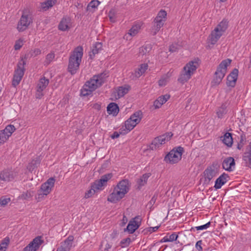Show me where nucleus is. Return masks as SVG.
<instances>
[{
	"label": "nucleus",
	"instance_id": "nucleus-1",
	"mask_svg": "<svg viewBox=\"0 0 251 251\" xmlns=\"http://www.w3.org/2000/svg\"><path fill=\"white\" fill-rule=\"evenodd\" d=\"M108 77V73L103 72L97 75H94L89 80L87 81L81 90V94L83 96H88L92 92L100 87Z\"/></svg>",
	"mask_w": 251,
	"mask_h": 251
},
{
	"label": "nucleus",
	"instance_id": "nucleus-2",
	"mask_svg": "<svg viewBox=\"0 0 251 251\" xmlns=\"http://www.w3.org/2000/svg\"><path fill=\"white\" fill-rule=\"evenodd\" d=\"M83 48L81 46L75 48L70 56L68 70L72 75L76 73L81 62L83 56Z\"/></svg>",
	"mask_w": 251,
	"mask_h": 251
},
{
	"label": "nucleus",
	"instance_id": "nucleus-3",
	"mask_svg": "<svg viewBox=\"0 0 251 251\" xmlns=\"http://www.w3.org/2000/svg\"><path fill=\"white\" fill-rule=\"evenodd\" d=\"M198 66V62L196 61L189 62L184 67L183 70L178 78V81L182 84L187 82L196 71Z\"/></svg>",
	"mask_w": 251,
	"mask_h": 251
},
{
	"label": "nucleus",
	"instance_id": "nucleus-4",
	"mask_svg": "<svg viewBox=\"0 0 251 251\" xmlns=\"http://www.w3.org/2000/svg\"><path fill=\"white\" fill-rule=\"evenodd\" d=\"M231 62V59H226L223 60L219 64L214 74V78L211 82L212 86L218 85L221 83L226 73L227 67L230 64Z\"/></svg>",
	"mask_w": 251,
	"mask_h": 251
},
{
	"label": "nucleus",
	"instance_id": "nucleus-5",
	"mask_svg": "<svg viewBox=\"0 0 251 251\" xmlns=\"http://www.w3.org/2000/svg\"><path fill=\"white\" fill-rule=\"evenodd\" d=\"M26 64V57L22 58L17 64V68L15 70L12 85L15 87L21 81L25 71V65Z\"/></svg>",
	"mask_w": 251,
	"mask_h": 251
},
{
	"label": "nucleus",
	"instance_id": "nucleus-6",
	"mask_svg": "<svg viewBox=\"0 0 251 251\" xmlns=\"http://www.w3.org/2000/svg\"><path fill=\"white\" fill-rule=\"evenodd\" d=\"M167 12L164 10H161L154 19L153 25L151 27V32L155 35L164 25L166 20Z\"/></svg>",
	"mask_w": 251,
	"mask_h": 251
},
{
	"label": "nucleus",
	"instance_id": "nucleus-7",
	"mask_svg": "<svg viewBox=\"0 0 251 251\" xmlns=\"http://www.w3.org/2000/svg\"><path fill=\"white\" fill-rule=\"evenodd\" d=\"M32 23V16L27 12L24 11L18 22L17 29L19 32L25 30L29 25Z\"/></svg>",
	"mask_w": 251,
	"mask_h": 251
},
{
	"label": "nucleus",
	"instance_id": "nucleus-8",
	"mask_svg": "<svg viewBox=\"0 0 251 251\" xmlns=\"http://www.w3.org/2000/svg\"><path fill=\"white\" fill-rule=\"evenodd\" d=\"M173 136L172 132L167 133L155 138L150 145V149L151 150H155L159 148L163 144L171 139Z\"/></svg>",
	"mask_w": 251,
	"mask_h": 251
},
{
	"label": "nucleus",
	"instance_id": "nucleus-9",
	"mask_svg": "<svg viewBox=\"0 0 251 251\" xmlns=\"http://www.w3.org/2000/svg\"><path fill=\"white\" fill-rule=\"evenodd\" d=\"M218 174V165L217 163H213L208 167L204 171V183L208 184L211 180Z\"/></svg>",
	"mask_w": 251,
	"mask_h": 251
},
{
	"label": "nucleus",
	"instance_id": "nucleus-10",
	"mask_svg": "<svg viewBox=\"0 0 251 251\" xmlns=\"http://www.w3.org/2000/svg\"><path fill=\"white\" fill-rule=\"evenodd\" d=\"M16 128L13 125H8L5 129L0 131V145L3 144L12 133L15 130Z\"/></svg>",
	"mask_w": 251,
	"mask_h": 251
},
{
	"label": "nucleus",
	"instance_id": "nucleus-11",
	"mask_svg": "<svg viewBox=\"0 0 251 251\" xmlns=\"http://www.w3.org/2000/svg\"><path fill=\"white\" fill-rule=\"evenodd\" d=\"M43 242L44 240L42 239V237L37 236L24 249L23 251H36Z\"/></svg>",
	"mask_w": 251,
	"mask_h": 251
},
{
	"label": "nucleus",
	"instance_id": "nucleus-12",
	"mask_svg": "<svg viewBox=\"0 0 251 251\" xmlns=\"http://www.w3.org/2000/svg\"><path fill=\"white\" fill-rule=\"evenodd\" d=\"M130 89V86L128 85H125L124 86L118 87L117 89L113 91L111 96L112 100H115L124 97L127 94Z\"/></svg>",
	"mask_w": 251,
	"mask_h": 251
},
{
	"label": "nucleus",
	"instance_id": "nucleus-13",
	"mask_svg": "<svg viewBox=\"0 0 251 251\" xmlns=\"http://www.w3.org/2000/svg\"><path fill=\"white\" fill-rule=\"evenodd\" d=\"M17 176V172L10 169H5L0 173V179L4 181H10L13 180Z\"/></svg>",
	"mask_w": 251,
	"mask_h": 251
},
{
	"label": "nucleus",
	"instance_id": "nucleus-14",
	"mask_svg": "<svg viewBox=\"0 0 251 251\" xmlns=\"http://www.w3.org/2000/svg\"><path fill=\"white\" fill-rule=\"evenodd\" d=\"M141 219L140 216H136L129 222L126 229L129 233H133L140 226Z\"/></svg>",
	"mask_w": 251,
	"mask_h": 251
},
{
	"label": "nucleus",
	"instance_id": "nucleus-15",
	"mask_svg": "<svg viewBox=\"0 0 251 251\" xmlns=\"http://www.w3.org/2000/svg\"><path fill=\"white\" fill-rule=\"evenodd\" d=\"M125 196V195L123 192L114 187L113 192L108 196L107 201L112 203H115L119 201Z\"/></svg>",
	"mask_w": 251,
	"mask_h": 251
},
{
	"label": "nucleus",
	"instance_id": "nucleus-16",
	"mask_svg": "<svg viewBox=\"0 0 251 251\" xmlns=\"http://www.w3.org/2000/svg\"><path fill=\"white\" fill-rule=\"evenodd\" d=\"M55 179L53 177L49 178L46 182L42 184L40 188L41 192L48 195L54 187Z\"/></svg>",
	"mask_w": 251,
	"mask_h": 251
},
{
	"label": "nucleus",
	"instance_id": "nucleus-17",
	"mask_svg": "<svg viewBox=\"0 0 251 251\" xmlns=\"http://www.w3.org/2000/svg\"><path fill=\"white\" fill-rule=\"evenodd\" d=\"M235 160L232 157L226 158L222 163L223 168L228 172L232 171L235 168Z\"/></svg>",
	"mask_w": 251,
	"mask_h": 251
},
{
	"label": "nucleus",
	"instance_id": "nucleus-18",
	"mask_svg": "<svg viewBox=\"0 0 251 251\" xmlns=\"http://www.w3.org/2000/svg\"><path fill=\"white\" fill-rule=\"evenodd\" d=\"M238 70L234 69L227 77L226 84L228 86L234 87L238 77Z\"/></svg>",
	"mask_w": 251,
	"mask_h": 251
},
{
	"label": "nucleus",
	"instance_id": "nucleus-19",
	"mask_svg": "<svg viewBox=\"0 0 251 251\" xmlns=\"http://www.w3.org/2000/svg\"><path fill=\"white\" fill-rule=\"evenodd\" d=\"M113 175L111 173H109L103 175L101 176L100 179L96 180L94 183V186L97 187L98 189H102V187L105 185L107 181L111 179Z\"/></svg>",
	"mask_w": 251,
	"mask_h": 251
},
{
	"label": "nucleus",
	"instance_id": "nucleus-20",
	"mask_svg": "<svg viewBox=\"0 0 251 251\" xmlns=\"http://www.w3.org/2000/svg\"><path fill=\"white\" fill-rule=\"evenodd\" d=\"M115 187L126 195L128 193L130 188L129 180L126 179H123Z\"/></svg>",
	"mask_w": 251,
	"mask_h": 251
},
{
	"label": "nucleus",
	"instance_id": "nucleus-21",
	"mask_svg": "<svg viewBox=\"0 0 251 251\" xmlns=\"http://www.w3.org/2000/svg\"><path fill=\"white\" fill-rule=\"evenodd\" d=\"M136 126V124H133V122L128 119L125 123V126L120 128V133L125 135L131 130Z\"/></svg>",
	"mask_w": 251,
	"mask_h": 251
},
{
	"label": "nucleus",
	"instance_id": "nucleus-22",
	"mask_svg": "<svg viewBox=\"0 0 251 251\" xmlns=\"http://www.w3.org/2000/svg\"><path fill=\"white\" fill-rule=\"evenodd\" d=\"M184 149L181 146L174 148V164L178 163L182 158Z\"/></svg>",
	"mask_w": 251,
	"mask_h": 251
},
{
	"label": "nucleus",
	"instance_id": "nucleus-23",
	"mask_svg": "<svg viewBox=\"0 0 251 251\" xmlns=\"http://www.w3.org/2000/svg\"><path fill=\"white\" fill-rule=\"evenodd\" d=\"M170 98V95L168 94L159 97L153 102V106L155 109L160 108L162 105L165 103Z\"/></svg>",
	"mask_w": 251,
	"mask_h": 251
},
{
	"label": "nucleus",
	"instance_id": "nucleus-24",
	"mask_svg": "<svg viewBox=\"0 0 251 251\" xmlns=\"http://www.w3.org/2000/svg\"><path fill=\"white\" fill-rule=\"evenodd\" d=\"M228 177L227 174L223 173L215 181L214 187L216 189H218L221 188V187L224 185L227 180L226 178Z\"/></svg>",
	"mask_w": 251,
	"mask_h": 251
},
{
	"label": "nucleus",
	"instance_id": "nucleus-25",
	"mask_svg": "<svg viewBox=\"0 0 251 251\" xmlns=\"http://www.w3.org/2000/svg\"><path fill=\"white\" fill-rule=\"evenodd\" d=\"M223 34L217 31V29H214L209 36L210 43L212 45L215 44Z\"/></svg>",
	"mask_w": 251,
	"mask_h": 251
},
{
	"label": "nucleus",
	"instance_id": "nucleus-26",
	"mask_svg": "<svg viewBox=\"0 0 251 251\" xmlns=\"http://www.w3.org/2000/svg\"><path fill=\"white\" fill-rule=\"evenodd\" d=\"M102 44L100 42H96L92 46L91 50L89 52V57L93 59L95 55L99 53V51L102 49Z\"/></svg>",
	"mask_w": 251,
	"mask_h": 251
},
{
	"label": "nucleus",
	"instance_id": "nucleus-27",
	"mask_svg": "<svg viewBox=\"0 0 251 251\" xmlns=\"http://www.w3.org/2000/svg\"><path fill=\"white\" fill-rule=\"evenodd\" d=\"M107 111L109 114L116 116L119 111V106L116 103L111 102L108 105Z\"/></svg>",
	"mask_w": 251,
	"mask_h": 251
},
{
	"label": "nucleus",
	"instance_id": "nucleus-28",
	"mask_svg": "<svg viewBox=\"0 0 251 251\" xmlns=\"http://www.w3.org/2000/svg\"><path fill=\"white\" fill-rule=\"evenodd\" d=\"M143 117V113L141 111L139 110L133 114L128 119L133 122V124L137 125L140 123Z\"/></svg>",
	"mask_w": 251,
	"mask_h": 251
},
{
	"label": "nucleus",
	"instance_id": "nucleus-29",
	"mask_svg": "<svg viewBox=\"0 0 251 251\" xmlns=\"http://www.w3.org/2000/svg\"><path fill=\"white\" fill-rule=\"evenodd\" d=\"M70 23V19L64 18L60 21L58 25V29L61 31H66L69 29L68 25Z\"/></svg>",
	"mask_w": 251,
	"mask_h": 251
},
{
	"label": "nucleus",
	"instance_id": "nucleus-30",
	"mask_svg": "<svg viewBox=\"0 0 251 251\" xmlns=\"http://www.w3.org/2000/svg\"><path fill=\"white\" fill-rule=\"evenodd\" d=\"M49 83V80L46 78L45 77H42L40 79L39 82L37 85V89L39 91H43Z\"/></svg>",
	"mask_w": 251,
	"mask_h": 251
},
{
	"label": "nucleus",
	"instance_id": "nucleus-31",
	"mask_svg": "<svg viewBox=\"0 0 251 251\" xmlns=\"http://www.w3.org/2000/svg\"><path fill=\"white\" fill-rule=\"evenodd\" d=\"M151 176V173H146L143 175L140 178L138 179L137 183L138 184V188L139 189H140L142 186L145 185L147 183L148 179Z\"/></svg>",
	"mask_w": 251,
	"mask_h": 251
},
{
	"label": "nucleus",
	"instance_id": "nucleus-32",
	"mask_svg": "<svg viewBox=\"0 0 251 251\" xmlns=\"http://www.w3.org/2000/svg\"><path fill=\"white\" fill-rule=\"evenodd\" d=\"M223 142L228 147H231L233 143L232 134L230 133H225L222 139Z\"/></svg>",
	"mask_w": 251,
	"mask_h": 251
},
{
	"label": "nucleus",
	"instance_id": "nucleus-33",
	"mask_svg": "<svg viewBox=\"0 0 251 251\" xmlns=\"http://www.w3.org/2000/svg\"><path fill=\"white\" fill-rule=\"evenodd\" d=\"M56 2V0H47L46 1L41 3V8L46 11L50 8L52 7Z\"/></svg>",
	"mask_w": 251,
	"mask_h": 251
},
{
	"label": "nucleus",
	"instance_id": "nucleus-34",
	"mask_svg": "<svg viewBox=\"0 0 251 251\" xmlns=\"http://www.w3.org/2000/svg\"><path fill=\"white\" fill-rule=\"evenodd\" d=\"M228 26L227 22L226 21L223 20L220 22L215 29H217V31L223 34L226 30Z\"/></svg>",
	"mask_w": 251,
	"mask_h": 251
},
{
	"label": "nucleus",
	"instance_id": "nucleus-35",
	"mask_svg": "<svg viewBox=\"0 0 251 251\" xmlns=\"http://www.w3.org/2000/svg\"><path fill=\"white\" fill-rule=\"evenodd\" d=\"M148 65L147 64H142L140 65V67L135 71V75L137 77H140L147 70Z\"/></svg>",
	"mask_w": 251,
	"mask_h": 251
},
{
	"label": "nucleus",
	"instance_id": "nucleus-36",
	"mask_svg": "<svg viewBox=\"0 0 251 251\" xmlns=\"http://www.w3.org/2000/svg\"><path fill=\"white\" fill-rule=\"evenodd\" d=\"M151 50V47L150 45L143 46L139 49V55L142 56L146 55L150 52Z\"/></svg>",
	"mask_w": 251,
	"mask_h": 251
},
{
	"label": "nucleus",
	"instance_id": "nucleus-37",
	"mask_svg": "<svg viewBox=\"0 0 251 251\" xmlns=\"http://www.w3.org/2000/svg\"><path fill=\"white\" fill-rule=\"evenodd\" d=\"M226 113V104L223 103L221 107H220L217 111V114L219 118H222L223 116Z\"/></svg>",
	"mask_w": 251,
	"mask_h": 251
},
{
	"label": "nucleus",
	"instance_id": "nucleus-38",
	"mask_svg": "<svg viewBox=\"0 0 251 251\" xmlns=\"http://www.w3.org/2000/svg\"><path fill=\"white\" fill-rule=\"evenodd\" d=\"M100 189H98L97 187H95L94 183L93 184H92L91 189L85 193V198L87 199L91 197L95 193L96 191Z\"/></svg>",
	"mask_w": 251,
	"mask_h": 251
},
{
	"label": "nucleus",
	"instance_id": "nucleus-39",
	"mask_svg": "<svg viewBox=\"0 0 251 251\" xmlns=\"http://www.w3.org/2000/svg\"><path fill=\"white\" fill-rule=\"evenodd\" d=\"M141 28V25L140 24H136L131 28L129 30L128 33L132 36H135L138 33L139 30Z\"/></svg>",
	"mask_w": 251,
	"mask_h": 251
},
{
	"label": "nucleus",
	"instance_id": "nucleus-40",
	"mask_svg": "<svg viewBox=\"0 0 251 251\" xmlns=\"http://www.w3.org/2000/svg\"><path fill=\"white\" fill-rule=\"evenodd\" d=\"M9 239L8 237L4 238L0 245V251H5L9 243Z\"/></svg>",
	"mask_w": 251,
	"mask_h": 251
},
{
	"label": "nucleus",
	"instance_id": "nucleus-41",
	"mask_svg": "<svg viewBox=\"0 0 251 251\" xmlns=\"http://www.w3.org/2000/svg\"><path fill=\"white\" fill-rule=\"evenodd\" d=\"M100 3V2L98 0H92L89 3L87 6V11H90L91 8H96Z\"/></svg>",
	"mask_w": 251,
	"mask_h": 251
},
{
	"label": "nucleus",
	"instance_id": "nucleus-42",
	"mask_svg": "<svg viewBox=\"0 0 251 251\" xmlns=\"http://www.w3.org/2000/svg\"><path fill=\"white\" fill-rule=\"evenodd\" d=\"M169 73L167 74V75L165 76L162 77L159 81H158V85L160 86H165L167 83L169 81V77L171 76L170 75L168 76Z\"/></svg>",
	"mask_w": 251,
	"mask_h": 251
},
{
	"label": "nucleus",
	"instance_id": "nucleus-43",
	"mask_svg": "<svg viewBox=\"0 0 251 251\" xmlns=\"http://www.w3.org/2000/svg\"><path fill=\"white\" fill-rule=\"evenodd\" d=\"M55 57V54L53 52H51L47 54L45 61V65H48L53 60Z\"/></svg>",
	"mask_w": 251,
	"mask_h": 251
},
{
	"label": "nucleus",
	"instance_id": "nucleus-44",
	"mask_svg": "<svg viewBox=\"0 0 251 251\" xmlns=\"http://www.w3.org/2000/svg\"><path fill=\"white\" fill-rule=\"evenodd\" d=\"M74 238L72 236H69L67 239H66L63 244L64 246L71 249L72 247V242L73 241Z\"/></svg>",
	"mask_w": 251,
	"mask_h": 251
},
{
	"label": "nucleus",
	"instance_id": "nucleus-45",
	"mask_svg": "<svg viewBox=\"0 0 251 251\" xmlns=\"http://www.w3.org/2000/svg\"><path fill=\"white\" fill-rule=\"evenodd\" d=\"M39 163L37 160H32L27 166V169L30 172H32L37 167Z\"/></svg>",
	"mask_w": 251,
	"mask_h": 251
},
{
	"label": "nucleus",
	"instance_id": "nucleus-46",
	"mask_svg": "<svg viewBox=\"0 0 251 251\" xmlns=\"http://www.w3.org/2000/svg\"><path fill=\"white\" fill-rule=\"evenodd\" d=\"M11 201L10 198H5L4 197H2L0 198V204L1 206H5L9 202Z\"/></svg>",
	"mask_w": 251,
	"mask_h": 251
},
{
	"label": "nucleus",
	"instance_id": "nucleus-47",
	"mask_svg": "<svg viewBox=\"0 0 251 251\" xmlns=\"http://www.w3.org/2000/svg\"><path fill=\"white\" fill-rule=\"evenodd\" d=\"M173 150H171L170 152L165 156L164 158V161H166L167 163H171V161L173 160Z\"/></svg>",
	"mask_w": 251,
	"mask_h": 251
},
{
	"label": "nucleus",
	"instance_id": "nucleus-48",
	"mask_svg": "<svg viewBox=\"0 0 251 251\" xmlns=\"http://www.w3.org/2000/svg\"><path fill=\"white\" fill-rule=\"evenodd\" d=\"M248 155L247 156V157L248 159V167L251 168V142L250 143L249 145L248 148Z\"/></svg>",
	"mask_w": 251,
	"mask_h": 251
},
{
	"label": "nucleus",
	"instance_id": "nucleus-49",
	"mask_svg": "<svg viewBox=\"0 0 251 251\" xmlns=\"http://www.w3.org/2000/svg\"><path fill=\"white\" fill-rule=\"evenodd\" d=\"M47 195H48L45 194V193L42 192L41 190H40L38 193L37 196L36 197V199L37 201H40Z\"/></svg>",
	"mask_w": 251,
	"mask_h": 251
},
{
	"label": "nucleus",
	"instance_id": "nucleus-50",
	"mask_svg": "<svg viewBox=\"0 0 251 251\" xmlns=\"http://www.w3.org/2000/svg\"><path fill=\"white\" fill-rule=\"evenodd\" d=\"M130 239L129 238H126L123 239L121 241V244L122 245V247H127L129 245L130 242Z\"/></svg>",
	"mask_w": 251,
	"mask_h": 251
},
{
	"label": "nucleus",
	"instance_id": "nucleus-51",
	"mask_svg": "<svg viewBox=\"0 0 251 251\" xmlns=\"http://www.w3.org/2000/svg\"><path fill=\"white\" fill-rule=\"evenodd\" d=\"M210 225H211V222H209L207 223L206 224H205V225L197 226V227H196V228L197 230H203V229H206L207 228H208L210 226Z\"/></svg>",
	"mask_w": 251,
	"mask_h": 251
},
{
	"label": "nucleus",
	"instance_id": "nucleus-52",
	"mask_svg": "<svg viewBox=\"0 0 251 251\" xmlns=\"http://www.w3.org/2000/svg\"><path fill=\"white\" fill-rule=\"evenodd\" d=\"M23 45V40L21 39H19L16 42L15 44L14 45V49L15 50H20Z\"/></svg>",
	"mask_w": 251,
	"mask_h": 251
},
{
	"label": "nucleus",
	"instance_id": "nucleus-53",
	"mask_svg": "<svg viewBox=\"0 0 251 251\" xmlns=\"http://www.w3.org/2000/svg\"><path fill=\"white\" fill-rule=\"evenodd\" d=\"M179 243H182L178 239V234H176V232H174V247L175 246V245L179 244Z\"/></svg>",
	"mask_w": 251,
	"mask_h": 251
},
{
	"label": "nucleus",
	"instance_id": "nucleus-54",
	"mask_svg": "<svg viewBox=\"0 0 251 251\" xmlns=\"http://www.w3.org/2000/svg\"><path fill=\"white\" fill-rule=\"evenodd\" d=\"M32 197V195L30 192L26 191L21 195V198L24 200L28 199Z\"/></svg>",
	"mask_w": 251,
	"mask_h": 251
},
{
	"label": "nucleus",
	"instance_id": "nucleus-55",
	"mask_svg": "<svg viewBox=\"0 0 251 251\" xmlns=\"http://www.w3.org/2000/svg\"><path fill=\"white\" fill-rule=\"evenodd\" d=\"M70 249L64 245H62L60 247L57 248L56 251H70Z\"/></svg>",
	"mask_w": 251,
	"mask_h": 251
},
{
	"label": "nucleus",
	"instance_id": "nucleus-56",
	"mask_svg": "<svg viewBox=\"0 0 251 251\" xmlns=\"http://www.w3.org/2000/svg\"><path fill=\"white\" fill-rule=\"evenodd\" d=\"M162 242H171L173 241V234L170 235L169 238L166 236L164 237L161 241Z\"/></svg>",
	"mask_w": 251,
	"mask_h": 251
},
{
	"label": "nucleus",
	"instance_id": "nucleus-57",
	"mask_svg": "<svg viewBox=\"0 0 251 251\" xmlns=\"http://www.w3.org/2000/svg\"><path fill=\"white\" fill-rule=\"evenodd\" d=\"M109 17L111 22L113 23L115 22V17L113 12L111 11L109 12Z\"/></svg>",
	"mask_w": 251,
	"mask_h": 251
},
{
	"label": "nucleus",
	"instance_id": "nucleus-58",
	"mask_svg": "<svg viewBox=\"0 0 251 251\" xmlns=\"http://www.w3.org/2000/svg\"><path fill=\"white\" fill-rule=\"evenodd\" d=\"M202 244V241L201 240L198 241L196 244V248L199 250V251H202V248L201 247Z\"/></svg>",
	"mask_w": 251,
	"mask_h": 251
},
{
	"label": "nucleus",
	"instance_id": "nucleus-59",
	"mask_svg": "<svg viewBox=\"0 0 251 251\" xmlns=\"http://www.w3.org/2000/svg\"><path fill=\"white\" fill-rule=\"evenodd\" d=\"M175 247L174 248L175 251H180L182 249V243H179V244L175 245Z\"/></svg>",
	"mask_w": 251,
	"mask_h": 251
},
{
	"label": "nucleus",
	"instance_id": "nucleus-60",
	"mask_svg": "<svg viewBox=\"0 0 251 251\" xmlns=\"http://www.w3.org/2000/svg\"><path fill=\"white\" fill-rule=\"evenodd\" d=\"M43 96V94L42 93V91H39V89L37 88V93L36 94V98L41 99Z\"/></svg>",
	"mask_w": 251,
	"mask_h": 251
},
{
	"label": "nucleus",
	"instance_id": "nucleus-61",
	"mask_svg": "<svg viewBox=\"0 0 251 251\" xmlns=\"http://www.w3.org/2000/svg\"><path fill=\"white\" fill-rule=\"evenodd\" d=\"M120 134H121L120 132H118L117 131L114 132V133L110 136L112 139L117 138L119 137Z\"/></svg>",
	"mask_w": 251,
	"mask_h": 251
},
{
	"label": "nucleus",
	"instance_id": "nucleus-62",
	"mask_svg": "<svg viewBox=\"0 0 251 251\" xmlns=\"http://www.w3.org/2000/svg\"><path fill=\"white\" fill-rule=\"evenodd\" d=\"M111 247H112V245L107 242L106 243V244L105 245V247H104L103 251H108L109 249H110L111 248Z\"/></svg>",
	"mask_w": 251,
	"mask_h": 251
},
{
	"label": "nucleus",
	"instance_id": "nucleus-63",
	"mask_svg": "<svg viewBox=\"0 0 251 251\" xmlns=\"http://www.w3.org/2000/svg\"><path fill=\"white\" fill-rule=\"evenodd\" d=\"M158 228H159V226H156L155 227H149L148 231L149 232H150L151 233V232H154L156 230H157L158 229Z\"/></svg>",
	"mask_w": 251,
	"mask_h": 251
},
{
	"label": "nucleus",
	"instance_id": "nucleus-64",
	"mask_svg": "<svg viewBox=\"0 0 251 251\" xmlns=\"http://www.w3.org/2000/svg\"><path fill=\"white\" fill-rule=\"evenodd\" d=\"M41 52V51L40 50L38 49H35L34 50V55L35 56H36L38 54H40Z\"/></svg>",
	"mask_w": 251,
	"mask_h": 251
}]
</instances>
